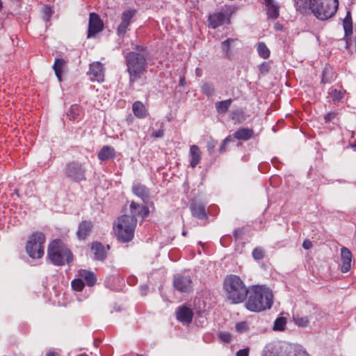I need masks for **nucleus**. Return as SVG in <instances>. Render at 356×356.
<instances>
[{
  "mask_svg": "<svg viewBox=\"0 0 356 356\" xmlns=\"http://www.w3.org/2000/svg\"><path fill=\"white\" fill-rule=\"evenodd\" d=\"M297 9L302 13L310 10L320 20L332 17L337 10L338 0H294Z\"/></svg>",
  "mask_w": 356,
  "mask_h": 356,
  "instance_id": "1",
  "label": "nucleus"
},
{
  "mask_svg": "<svg viewBox=\"0 0 356 356\" xmlns=\"http://www.w3.org/2000/svg\"><path fill=\"white\" fill-rule=\"evenodd\" d=\"M245 308L254 312H259L270 309L273 303L272 291L264 286H254L248 293Z\"/></svg>",
  "mask_w": 356,
  "mask_h": 356,
  "instance_id": "2",
  "label": "nucleus"
},
{
  "mask_svg": "<svg viewBox=\"0 0 356 356\" xmlns=\"http://www.w3.org/2000/svg\"><path fill=\"white\" fill-rule=\"evenodd\" d=\"M225 297L231 304H240L244 302L248 295L249 290L244 282L238 275H227L223 282Z\"/></svg>",
  "mask_w": 356,
  "mask_h": 356,
  "instance_id": "3",
  "label": "nucleus"
},
{
  "mask_svg": "<svg viewBox=\"0 0 356 356\" xmlns=\"http://www.w3.org/2000/svg\"><path fill=\"white\" fill-rule=\"evenodd\" d=\"M47 258L54 266L70 264L74 260L72 251L60 239H54L47 248Z\"/></svg>",
  "mask_w": 356,
  "mask_h": 356,
  "instance_id": "4",
  "label": "nucleus"
},
{
  "mask_svg": "<svg viewBox=\"0 0 356 356\" xmlns=\"http://www.w3.org/2000/svg\"><path fill=\"white\" fill-rule=\"evenodd\" d=\"M137 220L129 218V215L124 214L118 218L114 230L118 239L122 243L131 241L134 236V231Z\"/></svg>",
  "mask_w": 356,
  "mask_h": 356,
  "instance_id": "5",
  "label": "nucleus"
},
{
  "mask_svg": "<svg viewBox=\"0 0 356 356\" xmlns=\"http://www.w3.org/2000/svg\"><path fill=\"white\" fill-rule=\"evenodd\" d=\"M46 241L45 235L41 232L33 233L26 245V251L33 259H40L44 255V245Z\"/></svg>",
  "mask_w": 356,
  "mask_h": 356,
  "instance_id": "6",
  "label": "nucleus"
},
{
  "mask_svg": "<svg viewBox=\"0 0 356 356\" xmlns=\"http://www.w3.org/2000/svg\"><path fill=\"white\" fill-rule=\"evenodd\" d=\"M66 177L74 182L86 180V169L83 165L76 161L67 163L64 169Z\"/></svg>",
  "mask_w": 356,
  "mask_h": 356,
  "instance_id": "7",
  "label": "nucleus"
},
{
  "mask_svg": "<svg viewBox=\"0 0 356 356\" xmlns=\"http://www.w3.org/2000/svg\"><path fill=\"white\" fill-rule=\"evenodd\" d=\"M262 356H309V354L301 349L286 348L277 353V348H267L264 350Z\"/></svg>",
  "mask_w": 356,
  "mask_h": 356,
  "instance_id": "8",
  "label": "nucleus"
},
{
  "mask_svg": "<svg viewBox=\"0 0 356 356\" xmlns=\"http://www.w3.org/2000/svg\"><path fill=\"white\" fill-rule=\"evenodd\" d=\"M173 286L181 293H190L193 291V281L188 275H177L175 276Z\"/></svg>",
  "mask_w": 356,
  "mask_h": 356,
  "instance_id": "9",
  "label": "nucleus"
},
{
  "mask_svg": "<svg viewBox=\"0 0 356 356\" xmlns=\"http://www.w3.org/2000/svg\"><path fill=\"white\" fill-rule=\"evenodd\" d=\"M321 312L319 309L314 307L311 310H309V315L306 316L297 315L293 316V321L296 325L305 327L309 325L310 321H314V322L318 321Z\"/></svg>",
  "mask_w": 356,
  "mask_h": 356,
  "instance_id": "10",
  "label": "nucleus"
},
{
  "mask_svg": "<svg viewBox=\"0 0 356 356\" xmlns=\"http://www.w3.org/2000/svg\"><path fill=\"white\" fill-rule=\"evenodd\" d=\"M103 28L104 24L99 16L95 13H90L88 23V38L94 37L97 33L102 31Z\"/></svg>",
  "mask_w": 356,
  "mask_h": 356,
  "instance_id": "11",
  "label": "nucleus"
},
{
  "mask_svg": "<svg viewBox=\"0 0 356 356\" xmlns=\"http://www.w3.org/2000/svg\"><path fill=\"white\" fill-rule=\"evenodd\" d=\"M136 14L135 10H128L122 13L121 16V23L119 24L117 32L119 35H124L127 32V28L130 25L131 20Z\"/></svg>",
  "mask_w": 356,
  "mask_h": 356,
  "instance_id": "12",
  "label": "nucleus"
},
{
  "mask_svg": "<svg viewBox=\"0 0 356 356\" xmlns=\"http://www.w3.org/2000/svg\"><path fill=\"white\" fill-rule=\"evenodd\" d=\"M175 315L178 321L182 323H190L193 320V312L190 307L181 305L177 308Z\"/></svg>",
  "mask_w": 356,
  "mask_h": 356,
  "instance_id": "13",
  "label": "nucleus"
},
{
  "mask_svg": "<svg viewBox=\"0 0 356 356\" xmlns=\"http://www.w3.org/2000/svg\"><path fill=\"white\" fill-rule=\"evenodd\" d=\"M149 209L147 207L131 202L130 204V213L129 218L137 220V217L141 218L144 220L149 215Z\"/></svg>",
  "mask_w": 356,
  "mask_h": 356,
  "instance_id": "14",
  "label": "nucleus"
},
{
  "mask_svg": "<svg viewBox=\"0 0 356 356\" xmlns=\"http://www.w3.org/2000/svg\"><path fill=\"white\" fill-rule=\"evenodd\" d=\"M352 258L351 252L347 248L342 247L341 248V264L340 266V270L342 273H345L350 270Z\"/></svg>",
  "mask_w": 356,
  "mask_h": 356,
  "instance_id": "15",
  "label": "nucleus"
},
{
  "mask_svg": "<svg viewBox=\"0 0 356 356\" xmlns=\"http://www.w3.org/2000/svg\"><path fill=\"white\" fill-rule=\"evenodd\" d=\"M346 90L342 88L338 89L334 86L330 87L327 91V102L336 104L340 102L345 97Z\"/></svg>",
  "mask_w": 356,
  "mask_h": 356,
  "instance_id": "16",
  "label": "nucleus"
},
{
  "mask_svg": "<svg viewBox=\"0 0 356 356\" xmlns=\"http://www.w3.org/2000/svg\"><path fill=\"white\" fill-rule=\"evenodd\" d=\"M190 210L192 216L197 219H207L206 205L202 202H193L190 204Z\"/></svg>",
  "mask_w": 356,
  "mask_h": 356,
  "instance_id": "17",
  "label": "nucleus"
},
{
  "mask_svg": "<svg viewBox=\"0 0 356 356\" xmlns=\"http://www.w3.org/2000/svg\"><path fill=\"white\" fill-rule=\"evenodd\" d=\"M147 64L144 56L140 54L131 52L127 56V67H143Z\"/></svg>",
  "mask_w": 356,
  "mask_h": 356,
  "instance_id": "18",
  "label": "nucleus"
},
{
  "mask_svg": "<svg viewBox=\"0 0 356 356\" xmlns=\"http://www.w3.org/2000/svg\"><path fill=\"white\" fill-rule=\"evenodd\" d=\"M93 228V223L90 220H83L79 226L76 232L79 240H85L90 234Z\"/></svg>",
  "mask_w": 356,
  "mask_h": 356,
  "instance_id": "19",
  "label": "nucleus"
},
{
  "mask_svg": "<svg viewBox=\"0 0 356 356\" xmlns=\"http://www.w3.org/2000/svg\"><path fill=\"white\" fill-rule=\"evenodd\" d=\"M226 22L229 23V19L223 13H215L209 17V26L212 29H216Z\"/></svg>",
  "mask_w": 356,
  "mask_h": 356,
  "instance_id": "20",
  "label": "nucleus"
},
{
  "mask_svg": "<svg viewBox=\"0 0 356 356\" xmlns=\"http://www.w3.org/2000/svg\"><path fill=\"white\" fill-rule=\"evenodd\" d=\"M343 26L344 29V38L346 40V47L348 49L350 46L348 37L353 33L352 18L350 11L347 12L346 16L343 19Z\"/></svg>",
  "mask_w": 356,
  "mask_h": 356,
  "instance_id": "21",
  "label": "nucleus"
},
{
  "mask_svg": "<svg viewBox=\"0 0 356 356\" xmlns=\"http://www.w3.org/2000/svg\"><path fill=\"white\" fill-rule=\"evenodd\" d=\"M132 192L133 193L143 200V201H145L149 197V188L140 184V183H134L132 186Z\"/></svg>",
  "mask_w": 356,
  "mask_h": 356,
  "instance_id": "22",
  "label": "nucleus"
},
{
  "mask_svg": "<svg viewBox=\"0 0 356 356\" xmlns=\"http://www.w3.org/2000/svg\"><path fill=\"white\" fill-rule=\"evenodd\" d=\"M189 156L191 159L190 165L194 168L200 163L202 159V152L200 147L196 145H191Z\"/></svg>",
  "mask_w": 356,
  "mask_h": 356,
  "instance_id": "23",
  "label": "nucleus"
},
{
  "mask_svg": "<svg viewBox=\"0 0 356 356\" xmlns=\"http://www.w3.org/2000/svg\"><path fill=\"white\" fill-rule=\"evenodd\" d=\"M241 44L237 38H229L222 42V49L224 53L229 56L234 50L238 49Z\"/></svg>",
  "mask_w": 356,
  "mask_h": 356,
  "instance_id": "24",
  "label": "nucleus"
},
{
  "mask_svg": "<svg viewBox=\"0 0 356 356\" xmlns=\"http://www.w3.org/2000/svg\"><path fill=\"white\" fill-rule=\"evenodd\" d=\"M91 250L94 251L95 259L104 261L106 258V252L104 246L100 242H92L91 243Z\"/></svg>",
  "mask_w": 356,
  "mask_h": 356,
  "instance_id": "25",
  "label": "nucleus"
},
{
  "mask_svg": "<svg viewBox=\"0 0 356 356\" xmlns=\"http://www.w3.org/2000/svg\"><path fill=\"white\" fill-rule=\"evenodd\" d=\"M115 156V149L109 145L104 146L98 153L97 157L101 161L113 159Z\"/></svg>",
  "mask_w": 356,
  "mask_h": 356,
  "instance_id": "26",
  "label": "nucleus"
},
{
  "mask_svg": "<svg viewBox=\"0 0 356 356\" xmlns=\"http://www.w3.org/2000/svg\"><path fill=\"white\" fill-rule=\"evenodd\" d=\"M254 136V130L249 128H240L234 134V138L238 140H248Z\"/></svg>",
  "mask_w": 356,
  "mask_h": 356,
  "instance_id": "27",
  "label": "nucleus"
},
{
  "mask_svg": "<svg viewBox=\"0 0 356 356\" xmlns=\"http://www.w3.org/2000/svg\"><path fill=\"white\" fill-rule=\"evenodd\" d=\"M132 111L134 115L140 119H143L147 115V110L140 101H136L133 104Z\"/></svg>",
  "mask_w": 356,
  "mask_h": 356,
  "instance_id": "28",
  "label": "nucleus"
},
{
  "mask_svg": "<svg viewBox=\"0 0 356 356\" xmlns=\"http://www.w3.org/2000/svg\"><path fill=\"white\" fill-rule=\"evenodd\" d=\"M87 75L91 81L102 82L104 79L103 68H90Z\"/></svg>",
  "mask_w": 356,
  "mask_h": 356,
  "instance_id": "29",
  "label": "nucleus"
},
{
  "mask_svg": "<svg viewBox=\"0 0 356 356\" xmlns=\"http://www.w3.org/2000/svg\"><path fill=\"white\" fill-rule=\"evenodd\" d=\"M79 276L84 279L87 284L90 286H92L96 284L97 277L92 271L81 269L79 271Z\"/></svg>",
  "mask_w": 356,
  "mask_h": 356,
  "instance_id": "30",
  "label": "nucleus"
},
{
  "mask_svg": "<svg viewBox=\"0 0 356 356\" xmlns=\"http://www.w3.org/2000/svg\"><path fill=\"white\" fill-rule=\"evenodd\" d=\"M337 76V73L334 71V68H325L322 72V83H330L334 81Z\"/></svg>",
  "mask_w": 356,
  "mask_h": 356,
  "instance_id": "31",
  "label": "nucleus"
},
{
  "mask_svg": "<svg viewBox=\"0 0 356 356\" xmlns=\"http://www.w3.org/2000/svg\"><path fill=\"white\" fill-rule=\"evenodd\" d=\"M267 14L269 17L276 19L279 15V7L273 0H265Z\"/></svg>",
  "mask_w": 356,
  "mask_h": 356,
  "instance_id": "32",
  "label": "nucleus"
},
{
  "mask_svg": "<svg viewBox=\"0 0 356 356\" xmlns=\"http://www.w3.org/2000/svg\"><path fill=\"white\" fill-rule=\"evenodd\" d=\"M232 102V99H229L227 100L216 102V111L219 113H226L228 111L229 106H231Z\"/></svg>",
  "mask_w": 356,
  "mask_h": 356,
  "instance_id": "33",
  "label": "nucleus"
},
{
  "mask_svg": "<svg viewBox=\"0 0 356 356\" xmlns=\"http://www.w3.org/2000/svg\"><path fill=\"white\" fill-rule=\"evenodd\" d=\"M257 51L259 56L263 58H267L270 56V50L267 47L266 44L263 42L258 43Z\"/></svg>",
  "mask_w": 356,
  "mask_h": 356,
  "instance_id": "34",
  "label": "nucleus"
},
{
  "mask_svg": "<svg viewBox=\"0 0 356 356\" xmlns=\"http://www.w3.org/2000/svg\"><path fill=\"white\" fill-rule=\"evenodd\" d=\"M286 324V319L284 317H278L275 319L273 325V330L284 331Z\"/></svg>",
  "mask_w": 356,
  "mask_h": 356,
  "instance_id": "35",
  "label": "nucleus"
},
{
  "mask_svg": "<svg viewBox=\"0 0 356 356\" xmlns=\"http://www.w3.org/2000/svg\"><path fill=\"white\" fill-rule=\"evenodd\" d=\"M80 111V107L77 104H74L70 106L67 115L70 120H75L79 115Z\"/></svg>",
  "mask_w": 356,
  "mask_h": 356,
  "instance_id": "36",
  "label": "nucleus"
},
{
  "mask_svg": "<svg viewBox=\"0 0 356 356\" xmlns=\"http://www.w3.org/2000/svg\"><path fill=\"white\" fill-rule=\"evenodd\" d=\"M145 68H127L130 75V81H135L143 73Z\"/></svg>",
  "mask_w": 356,
  "mask_h": 356,
  "instance_id": "37",
  "label": "nucleus"
},
{
  "mask_svg": "<svg viewBox=\"0 0 356 356\" xmlns=\"http://www.w3.org/2000/svg\"><path fill=\"white\" fill-rule=\"evenodd\" d=\"M72 288L76 291H81L84 286L85 284L81 279H74L71 282Z\"/></svg>",
  "mask_w": 356,
  "mask_h": 356,
  "instance_id": "38",
  "label": "nucleus"
},
{
  "mask_svg": "<svg viewBox=\"0 0 356 356\" xmlns=\"http://www.w3.org/2000/svg\"><path fill=\"white\" fill-rule=\"evenodd\" d=\"M252 257L256 260H261L265 257V251L261 247H257L252 250Z\"/></svg>",
  "mask_w": 356,
  "mask_h": 356,
  "instance_id": "39",
  "label": "nucleus"
},
{
  "mask_svg": "<svg viewBox=\"0 0 356 356\" xmlns=\"http://www.w3.org/2000/svg\"><path fill=\"white\" fill-rule=\"evenodd\" d=\"M233 140L232 138V136H227L222 142L221 145H220V149H219V152L220 154H222L224 152H225L227 151V145L232 142Z\"/></svg>",
  "mask_w": 356,
  "mask_h": 356,
  "instance_id": "40",
  "label": "nucleus"
},
{
  "mask_svg": "<svg viewBox=\"0 0 356 356\" xmlns=\"http://www.w3.org/2000/svg\"><path fill=\"white\" fill-rule=\"evenodd\" d=\"M202 89L203 92L205 95H207V96H212L214 94L213 87L209 83H204L202 86Z\"/></svg>",
  "mask_w": 356,
  "mask_h": 356,
  "instance_id": "41",
  "label": "nucleus"
},
{
  "mask_svg": "<svg viewBox=\"0 0 356 356\" xmlns=\"http://www.w3.org/2000/svg\"><path fill=\"white\" fill-rule=\"evenodd\" d=\"M249 327L245 321H241L236 324V330L237 332L242 333L248 330Z\"/></svg>",
  "mask_w": 356,
  "mask_h": 356,
  "instance_id": "42",
  "label": "nucleus"
},
{
  "mask_svg": "<svg viewBox=\"0 0 356 356\" xmlns=\"http://www.w3.org/2000/svg\"><path fill=\"white\" fill-rule=\"evenodd\" d=\"M218 337L222 342L229 343L231 341L232 336L228 332H221L219 333Z\"/></svg>",
  "mask_w": 356,
  "mask_h": 356,
  "instance_id": "43",
  "label": "nucleus"
},
{
  "mask_svg": "<svg viewBox=\"0 0 356 356\" xmlns=\"http://www.w3.org/2000/svg\"><path fill=\"white\" fill-rule=\"evenodd\" d=\"M338 113L337 112H329L324 116V120L325 123H328L332 121L337 118Z\"/></svg>",
  "mask_w": 356,
  "mask_h": 356,
  "instance_id": "44",
  "label": "nucleus"
},
{
  "mask_svg": "<svg viewBox=\"0 0 356 356\" xmlns=\"http://www.w3.org/2000/svg\"><path fill=\"white\" fill-rule=\"evenodd\" d=\"M243 117H244V113H243V111L241 110L234 111L232 113V118L233 120H239L240 119H243Z\"/></svg>",
  "mask_w": 356,
  "mask_h": 356,
  "instance_id": "45",
  "label": "nucleus"
},
{
  "mask_svg": "<svg viewBox=\"0 0 356 356\" xmlns=\"http://www.w3.org/2000/svg\"><path fill=\"white\" fill-rule=\"evenodd\" d=\"M43 14H44V17H43L45 21H49V19L52 14L51 9L48 6L44 7L43 9Z\"/></svg>",
  "mask_w": 356,
  "mask_h": 356,
  "instance_id": "46",
  "label": "nucleus"
},
{
  "mask_svg": "<svg viewBox=\"0 0 356 356\" xmlns=\"http://www.w3.org/2000/svg\"><path fill=\"white\" fill-rule=\"evenodd\" d=\"M66 64V60L63 58H56L53 67H63Z\"/></svg>",
  "mask_w": 356,
  "mask_h": 356,
  "instance_id": "47",
  "label": "nucleus"
},
{
  "mask_svg": "<svg viewBox=\"0 0 356 356\" xmlns=\"http://www.w3.org/2000/svg\"><path fill=\"white\" fill-rule=\"evenodd\" d=\"M216 143H217L215 140H212L207 143V149L209 154H212L213 152Z\"/></svg>",
  "mask_w": 356,
  "mask_h": 356,
  "instance_id": "48",
  "label": "nucleus"
},
{
  "mask_svg": "<svg viewBox=\"0 0 356 356\" xmlns=\"http://www.w3.org/2000/svg\"><path fill=\"white\" fill-rule=\"evenodd\" d=\"M236 356H249V348L239 350L236 353Z\"/></svg>",
  "mask_w": 356,
  "mask_h": 356,
  "instance_id": "49",
  "label": "nucleus"
},
{
  "mask_svg": "<svg viewBox=\"0 0 356 356\" xmlns=\"http://www.w3.org/2000/svg\"><path fill=\"white\" fill-rule=\"evenodd\" d=\"M312 247V243L309 239H305L302 243V248L305 250H309Z\"/></svg>",
  "mask_w": 356,
  "mask_h": 356,
  "instance_id": "50",
  "label": "nucleus"
},
{
  "mask_svg": "<svg viewBox=\"0 0 356 356\" xmlns=\"http://www.w3.org/2000/svg\"><path fill=\"white\" fill-rule=\"evenodd\" d=\"M164 134L163 129H159L152 133V136L154 138H161Z\"/></svg>",
  "mask_w": 356,
  "mask_h": 356,
  "instance_id": "51",
  "label": "nucleus"
},
{
  "mask_svg": "<svg viewBox=\"0 0 356 356\" xmlns=\"http://www.w3.org/2000/svg\"><path fill=\"white\" fill-rule=\"evenodd\" d=\"M63 68H54L55 74L56 75L59 81H61V74Z\"/></svg>",
  "mask_w": 356,
  "mask_h": 356,
  "instance_id": "52",
  "label": "nucleus"
},
{
  "mask_svg": "<svg viewBox=\"0 0 356 356\" xmlns=\"http://www.w3.org/2000/svg\"><path fill=\"white\" fill-rule=\"evenodd\" d=\"M243 229H238L234 231V236L236 239H238L239 238V236L243 234Z\"/></svg>",
  "mask_w": 356,
  "mask_h": 356,
  "instance_id": "53",
  "label": "nucleus"
},
{
  "mask_svg": "<svg viewBox=\"0 0 356 356\" xmlns=\"http://www.w3.org/2000/svg\"><path fill=\"white\" fill-rule=\"evenodd\" d=\"M179 85L181 87H184L186 86V79L184 76H180Z\"/></svg>",
  "mask_w": 356,
  "mask_h": 356,
  "instance_id": "54",
  "label": "nucleus"
},
{
  "mask_svg": "<svg viewBox=\"0 0 356 356\" xmlns=\"http://www.w3.org/2000/svg\"><path fill=\"white\" fill-rule=\"evenodd\" d=\"M45 356H60L58 353L54 351H49Z\"/></svg>",
  "mask_w": 356,
  "mask_h": 356,
  "instance_id": "55",
  "label": "nucleus"
},
{
  "mask_svg": "<svg viewBox=\"0 0 356 356\" xmlns=\"http://www.w3.org/2000/svg\"><path fill=\"white\" fill-rule=\"evenodd\" d=\"M134 281H135V277H129V278H128V282H129V283H134Z\"/></svg>",
  "mask_w": 356,
  "mask_h": 356,
  "instance_id": "56",
  "label": "nucleus"
},
{
  "mask_svg": "<svg viewBox=\"0 0 356 356\" xmlns=\"http://www.w3.org/2000/svg\"><path fill=\"white\" fill-rule=\"evenodd\" d=\"M261 73H267L268 72V68H261Z\"/></svg>",
  "mask_w": 356,
  "mask_h": 356,
  "instance_id": "57",
  "label": "nucleus"
},
{
  "mask_svg": "<svg viewBox=\"0 0 356 356\" xmlns=\"http://www.w3.org/2000/svg\"><path fill=\"white\" fill-rule=\"evenodd\" d=\"M76 356H88V355H86V353H82V354L78 355Z\"/></svg>",
  "mask_w": 356,
  "mask_h": 356,
  "instance_id": "58",
  "label": "nucleus"
},
{
  "mask_svg": "<svg viewBox=\"0 0 356 356\" xmlns=\"http://www.w3.org/2000/svg\"><path fill=\"white\" fill-rule=\"evenodd\" d=\"M97 65H102V64L101 63H99V62H97Z\"/></svg>",
  "mask_w": 356,
  "mask_h": 356,
  "instance_id": "59",
  "label": "nucleus"
},
{
  "mask_svg": "<svg viewBox=\"0 0 356 356\" xmlns=\"http://www.w3.org/2000/svg\"><path fill=\"white\" fill-rule=\"evenodd\" d=\"M182 234H183V235H184V236L186 235V232H184Z\"/></svg>",
  "mask_w": 356,
  "mask_h": 356,
  "instance_id": "60",
  "label": "nucleus"
},
{
  "mask_svg": "<svg viewBox=\"0 0 356 356\" xmlns=\"http://www.w3.org/2000/svg\"><path fill=\"white\" fill-rule=\"evenodd\" d=\"M136 356H143V355L137 354Z\"/></svg>",
  "mask_w": 356,
  "mask_h": 356,
  "instance_id": "61",
  "label": "nucleus"
}]
</instances>
